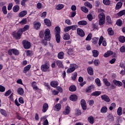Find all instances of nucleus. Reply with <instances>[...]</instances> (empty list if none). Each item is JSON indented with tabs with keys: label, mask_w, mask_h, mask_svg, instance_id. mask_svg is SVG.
Listing matches in <instances>:
<instances>
[{
	"label": "nucleus",
	"mask_w": 125,
	"mask_h": 125,
	"mask_svg": "<svg viewBox=\"0 0 125 125\" xmlns=\"http://www.w3.org/2000/svg\"><path fill=\"white\" fill-rule=\"evenodd\" d=\"M29 25H25L24 27L20 29L18 33L16 32H14L12 34L14 37H15L16 39H20V37L22 34V33L29 30Z\"/></svg>",
	"instance_id": "obj_1"
},
{
	"label": "nucleus",
	"mask_w": 125,
	"mask_h": 125,
	"mask_svg": "<svg viewBox=\"0 0 125 125\" xmlns=\"http://www.w3.org/2000/svg\"><path fill=\"white\" fill-rule=\"evenodd\" d=\"M98 12L100 13V14L99 15V24L100 25H103L104 24L105 22V15L104 13V10L102 9H99Z\"/></svg>",
	"instance_id": "obj_2"
},
{
	"label": "nucleus",
	"mask_w": 125,
	"mask_h": 125,
	"mask_svg": "<svg viewBox=\"0 0 125 125\" xmlns=\"http://www.w3.org/2000/svg\"><path fill=\"white\" fill-rule=\"evenodd\" d=\"M44 39L47 41L51 39L50 30L49 29L47 28L44 31Z\"/></svg>",
	"instance_id": "obj_3"
},
{
	"label": "nucleus",
	"mask_w": 125,
	"mask_h": 125,
	"mask_svg": "<svg viewBox=\"0 0 125 125\" xmlns=\"http://www.w3.org/2000/svg\"><path fill=\"white\" fill-rule=\"evenodd\" d=\"M77 67V65L75 63H71L70 67L67 70V73L70 74L73 72Z\"/></svg>",
	"instance_id": "obj_4"
},
{
	"label": "nucleus",
	"mask_w": 125,
	"mask_h": 125,
	"mask_svg": "<svg viewBox=\"0 0 125 125\" xmlns=\"http://www.w3.org/2000/svg\"><path fill=\"white\" fill-rule=\"evenodd\" d=\"M77 28V25H72L70 26H66L64 28V32H68L71 30L74 31V30H76Z\"/></svg>",
	"instance_id": "obj_5"
},
{
	"label": "nucleus",
	"mask_w": 125,
	"mask_h": 125,
	"mask_svg": "<svg viewBox=\"0 0 125 125\" xmlns=\"http://www.w3.org/2000/svg\"><path fill=\"white\" fill-rule=\"evenodd\" d=\"M50 65L48 63H45L42 65L41 69L44 72H49L50 71Z\"/></svg>",
	"instance_id": "obj_6"
},
{
	"label": "nucleus",
	"mask_w": 125,
	"mask_h": 125,
	"mask_svg": "<svg viewBox=\"0 0 125 125\" xmlns=\"http://www.w3.org/2000/svg\"><path fill=\"white\" fill-rule=\"evenodd\" d=\"M22 44L25 49H28L31 47V44L30 42H29L27 41L24 40L22 42Z\"/></svg>",
	"instance_id": "obj_7"
},
{
	"label": "nucleus",
	"mask_w": 125,
	"mask_h": 125,
	"mask_svg": "<svg viewBox=\"0 0 125 125\" xmlns=\"http://www.w3.org/2000/svg\"><path fill=\"white\" fill-rule=\"evenodd\" d=\"M103 40H104V37L101 36L100 37V39H99V45L101 46L103 42V45L104 46H106L107 45L106 42L105 41H103Z\"/></svg>",
	"instance_id": "obj_8"
},
{
	"label": "nucleus",
	"mask_w": 125,
	"mask_h": 125,
	"mask_svg": "<svg viewBox=\"0 0 125 125\" xmlns=\"http://www.w3.org/2000/svg\"><path fill=\"white\" fill-rule=\"evenodd\" d=\"M77 33H78V35H79L81 37H83L85 36V33L84 31L82 29L80 28H78L77 29Z\"/></svg>",
	"instance_id": "obj_9"
},
{
	"label": "nucleus",
	"mask_w": 125,
	"mask_h": 125,
	"mask_svg": "<svg viewBox=\"0 0 125 125\" xmlns=\"http://www.w3.org/2000/svg\"><path fill=\"white\" fill-rule=\"evenodd\" d=\"M34 28L36 30H39L41 26V23L40 22L35 21L33 23Z\"/></svg>",
	"instance_id": "obj_10"
},
{
	"label": "nucleus",
	"mask_w": 125,
	"mask_h": 125,
	"mask_svg": "<svg viewBox=\"0 0 125 125\" xmlns=\"http://www.w3.org/2000/svg\"><path fill=\"white\" fill-rule=\"evenodd\" d=\"M113 83L115 85H116L118 87H121L123 85V83L122 82L117 81L116 80H114L113 81Z\"/></svg>",
	"instance_id": "obj_11"
},
{
	"label": "nucleus",
	"mask_w": 125,
	"mask_h": 125,
	"mask_svg": "<svg viewBox=\"0 0 125 125\" xmlns=\"http://www.w3.org/2000/svg\"><path fill=\"white\" fill-rule=\"evenodd\" d=\"M27 14V11L26 10H23L19 13L18 16L19 18H21L24 17L25 16H26Z\"/></svg>",
	"instance_id": "obj_12"
},
{
	"label": "nucleus",
	"mask_w": 125,
	"mask_h": 125,
	"mask_svg": "<svg viewBox=\"0 0 125 125\" xmlns=\"http://www.w3.org/2000/svg\"><path fill=\"white\" fill-rule=\"evenodd\" d=\"M61 108L62 106L61 104H57L54 106L53 109L54 111H59L61 110Z\"/></svg>",
	"instance_id": "obj_13"
},
{
	"label": "nucleus",
	"mask_w": 125,
	"mask_h": 125,
	"mask_svg": "<svg viewBox=\"0 0 125 125\" xmlns=\"http://www.w3.org/2000/svg\"><path fill=\"white\" fill-rule=\"evenodd\" d=\"M71 111L70 107L67 106H66L65 110L63 111V114L65 115H68Z\"/></svg>",
	"instance_id": "obj_14"
},
{
	"label": "nucleus",
	"mask_w": 125,
	"mask_h": 125,
	"mask_svg": "<svg viewBox=\"0 0 125 125\" xmlns=\"http://www.w3.org/2000/svg\"><path fill=\"white\" fill-rule=\"evenodd\" d=\"M101 98L103 100H104L106 102H110V99H109V97L106 96V95H103L101 96Z\"/></svg>",
	"instance_id": "obj_15"
},
{
	"label": "nucleus",
	"mask_w": 125,
	"mask_h": 125,
	"mask_svg": "<svg viewBox=\"0 0 125 125\" xmlns=\"http://www.w3.org/2000/svg\"><path fill=\"white\" fill-rule=\"evenodd\" d=\"M81 105L83 110H86L87 108L86 104L84 100H82L81 102Z\"/></svg>",
	"instance_id": "obj_16"
},
{
	"label": "nucleus",
	"mask_w": 125,
	"mask_h": 125,
	"mask_svg": "<svg viewBox=\"0 0 125 125\" xmlns=\"http://www.w3.org/2000/svg\"><path fill=\"white\" fill-rule=\"evenodd\" d=\"M44 23L48 27H51L52 26V23L50 20L48 19H45L44 20Z\"/></svg>",
	"instance_id": "obj_17"
},
{
	"label": "nucleus",
	"mask_w": 125,
	"mask_h": 125,
	"mask_svg": "<svg viewBox=\"0 0 125 125\" xmlns=\"http://www.w3.org/2000/svg\"><path fill=\"white\" fill-rule=\"evenodd\" d=\"M113 52L112 51H108L107 52L104 54V57L107 58L113 54Z\"/></svg>",
	"instance_id": "obj_18"
},
{
	"label": "nucleus",
	"mask_w": 125,
	"mask_h": 125,
	"mask_svg": "<svg viewBox=\"0 0 125 125\" xmlns=\"http://www.w3.org/2000/svg\"><path fill=\"white\" fill-rule=\"evenodd\" d=\"M69 98L71 101L75 102L77 100L78 97L76 95H71Z\"/></svg>",
	"instance_id": "obj_19"
},
{
	"label": "nucleus",
	"mask_w": 125,
	"mask_h": 125,
	"mask_svg": "<svg viewBox=\"0 0 125 125\" xmlns=\"http://www.w3.org/2000/svg\"><path fill=\"white\" fill-rule=\"evenodd\" d=\"M31 64H28L27 65H26L23 69V73H26L27 71H28L30 68H31Z\"/></svg>",
	"instance_id": "obj_20"
},
{
	"label": "nucleus",
	"mask_w": 125,
	"mask_h": 125,
	"mask_svg": "<svg viewBox=\"0 0 125 125\" xmlns=\"http://www.w3.org/2000/svg\"><path fill=\"white\" fill-rule=\"evenodd\" d=\"M50 85L52 87L56 88L58 85V83L57 81H53L51 82Z\"/></svg>",
	"instance_id": "obj_21"
},
{
	"label": "nucleus",
	"mask_w": 125,
	"mask_h": 125,
	"mask_svg": "<svg viewBox=\"0 0 125 125\" xmlns=\"http://www.w3.org/2000/svg\"><path fill=\"white\" fill-rule=\"evenodd\" d=\"M78 24L79 25L85 26L87 24V22L86 21L83 20L79 21Z\"/></svg>",
	"instance_id": "obj_22"
},
{
	"label": "nucleus",
	"mask_w": 125,
	"mask_h": 125,
	"mask_svg": "<svg viewBox=\"0 0 125 125\" xmlns=\"http://www.w3.org/2000/svg\"><path fill=\"white\" fill-rule=\"evenodd\" d=\"M48 109V104H44L42 107V112L45 113Z\"/></svg>",
	"instance_id": "obj_23"
},
{
	"label": "nucleus",
	"mask_w": 125,
	"mask_h": 125,
	"mask_svg": "<svg viewBox=\"0 0 125 125\" xmlns=\"http://www.w3.org/2000/svg\"><path fill=\"white\" fill-rule=\"evenodd\" d=\"M103 82L106 86H110L111 85L110 83L106 78L103 79Z\"/></svg>",
	"instance_id": "obj_24"
},
{
	"label": "nucleus",
	"mask_w": 125,
	"mask_h": 125,
	"mask_svg": "<svg viewBox=\"0 0 125 125\" xmlns=\"http://www.w3.org/2000/svg\"><path fill=\"white\" fill-rule=\"evenodd\" d=\"M63 39L64 40H65V41L69 40L70 39V36L68 33H66L65 34H64Z\"/></svg>",
	"instance_id": "obj_25"
},
{
	"label": "nucleus",
	"mask_w": 125,
	"mask_h": 125,
	"mask_svg": "<svg viewBox=\"0 0 125 125\" xmlns=\"http://www.w3.org/2000/svg\"><path fill=\"white\" fill-rule=\"evenodd\" d=\"M20 10V7L19 5H16L13 7V11L14 13H17Z\"/></svg>",
	"instance_id": "obj_26"
},
{
	"label": "nucleus",
	"mask_w": 125,
	"mask_h": 125,
	"mask_svg": "<svg viewBox=\"0 0 125 125\" xmlns=\"http://www.w3.org/2000/svg\"><path fill=\"white\" fill-rule=\"evenodd\" d=\"M64 7V5L62 4H59L56 5L55 9L57 10H61Z\"/></svg>",
	"instance_id": "obj_27"
},
{
	"label": "nucleus",
	"mask_w": 125,
	"mask_h": 125,
	"mask_svg": "<svg viewBox=\"0 0 125 125\" xmlns=\"http://www.w3.org/2000/svg\"><path fill=\"white\" fill-rule=\"evenodd\" d=\"M87 71L88 74L91 76H92L94 74L93 69L91 67H88Z\"/></svg>",
	"instance_id": "obj_28"
},
{
	"label": "nucleus",
	"mask_w": 125,
	"mask_h": 125,
	"mask_svg": "<svg viewBox=\"0 0 125 125\" xmlns=\"http://www.w3.org/2000/svg\"><path fill=\"white\" fill-rule=\"evenodd\" d=\"M107 31H108V33L109 34V36H113L114 34V31L113 30L112 28H109L107 30Z\"/></svg>",
	"instance_id": "obj_29"
},
{
	"label": "nucleus",
	"mask_w": 125,
	"mask_h": 125,
	"mask_svg": "<svg viewBox=\"0 0 125 125\" xmlns=\"http://www.w3.org/2000/svg\"><path fill=\"white\" fill-rule=\"evenodd\" d=\"M108 108L106 106H103L101 109V112L102 113H105L107 112Z\"/></svg>",
	"instance_id": "obj_30"
},
{
	"label": "nucleus",
	"mask_w": 125,
	"mask_h": 125,
	"mask_svg": "<svg viewBox=\"0 0 125 125\" xmlns=\"http://www.w3.org/2000/svg\"><path fill=\"white\" fill-rule=\"evenodd\" d=\"M123 5V3L121 2H119L117 3L116 4V10H119L120 9H121Z\"/></svg>",
	"instance_id": "obj_31"
},
{
	"label": "nucleus",
	"mask_w": 125,
	"mask_h": 125,
	"mask_svg": "<svg viewBox=\"0 0 125 125\" xmlns=\"http://www.w3.org/2000/svg\"><path fill=\"white\" fill-rule=\"evenodd\" d=\"M56 40L58 43L61 42V36L59 34H56Z\"/></svg>",
	"instance_id": "obj_32"
},
{
	"label": "nucleus",
	"mask_w": 125,
	"mask_h": 125,
	"mask_svg": "<svg viewBox=\"0 0 125 125\" xmlns=\"http://www.w3.org/2000/svg\"><path fill=\"white\" fill-rule=\"evenodd\" d=\"M17 92L19 95H22L24 93V90L22 89V88L20 87L18 89Z\"/></svg>",
	"instance_id": "obj_33"
},
{
	"label": "nucleus",
	"mask_w": 125,
	"mask_h": 125,
	"mask_svg": "<svg viewBox=\"0 0 125 125\" xmlns=\"http://www.w3.org/2000/svg\"><path fill=\"white\" fill-rule=\"evenodd\" d=\"M64 54L63 52L62 51L58 53V57L59 59H62L64 57Z\"/></svg>",
	"instance_id": "obj_34"
},
{
	"label": "nucleus",
	"mask_w": 125,
	"mask_h": 125,
	"mask_svg": "<svg viewBox=\"0 0 125 125\" xmlns=\"http://www.w3.org/2000/svg\"><path fill=\"white\" fill-rule=\"evenodd\" d=\"M93 56L94 57H97L99 56V51L97 50H93L92 51Z\"/></svg>",
	"instance_id": "obj_35"
},
{
	"label": "nucleus",
	"mask_w": 125,
	"mask_h": 125,
	"mask_svg": "<svg viewBox=\"0 0 125 125\" xmlns=\"http://www.w3.org/2000/svg\"><path fill=\"white\" fill-rule=\"evenodd\" d=\"M27 19L26 18H23L22 20H21L20 22L19 23L21 25H24L26 24L27 23Z\"/></svg>",
	"instance_id": "obj_36"
},
{
	"label": "nucleus",
	"mask_w": 125,
	"mask_h": 125,
	"mask_svg": "<svg viewBox=\"0 0 125 125\" xmlns=\"http://www.w3.org/2000/svg\"><path fill=\"white\" fill-rule=\"evenodd\" d=\"M84 5L86 7L89 8L90 9L92 8V5L88 1H86L84 3Z\"/></svg>",
	"instance_id": "obj_37"
},
{
	"label": "nucleus",
	"mask_w": 125,
	"mask_h": 125,
	"mask_svg": "<svg viewBox=\"0 0 125 125\" xmlns=\"http://www.w3.org/2000/svg\"><path fill=\"white\" fill-rule=\"evenodd\" d=\"M69 91L71 92H74L77 90V88L76 87V86H75L74 85H72L71 86H70L69 87Z\"/></svg>",
	"instance_id": "obj_38"
},
{
	"label": "nucleus",
	"mask_w": 125,
	"mask_h": 125,
	"mask_svg": "<svg viewBox=\"0 0 125 125\" xmlns=\"http://www.w3.org/2000/svg\"><path fill=\"white\" fill-rule=\"evenodd\" d=\"M41 121H44L43 125H48V122L46 117H42Z\"/></svg>",
	"instance_id": "obj_39"
},
{
	"label": "nucleus",
	"mask_w": 125,
	"mask_h": 125,
	"mask_svg": "<svg viewBox=\"0 0 125 125\" xmlns=\"http://www.w3.org/2000/svg\"><path fill=\"white\" fill-rule=\"evenodd\" d=\"M32 86L34 90H38V88L37 86V83H36V82H32Z\"/></svg>",
	"instance_id": "obj_40"
},
{
	"label": "nucleus",
	"mask_w": 125,
	"mask_h": 125,
	"mask_svg": "<svg viewBox=\"0 0 125 125\" xmlns=\"http://www.w3.org/2000/svg\"><path fill=\"white\" fill-rule=\"evenodd\" d=\"M124 15H125V10H121L117 13V16L119 17H122Z\"/></svg>",
	"instance_id": "obj_41"
},
{
	"label": "nucleus",
	"mask_w": 125,
	"mask_h": 125,
	"mask_svg": "<svg viewBox=\"0 0 125 125\" xmlns=\"http://www.w3.org/2000/svg\"><path fill=\"white\" fill-rule=\"evenodd\" d=\"M94 87V86L93 85H91L89 87H88L86 90V92L89 93L91 91V90L93 89Z\"/></svg>",
	"instance_id": "obj_42"
},
{
	"label": "nucleus",
	"mask_w": 125,
	"mask_h": 125,
	"mask_svg": "<svg viewBox=\"0 0 125 125\" xmlns=\"http://www.w3.org/2000/svg\"><path fill=\"white\" fill-rule=\"evenodd\" d=\"M88 122L91 124H93L94 123V118L93 117V116H89L88 118Z\"/></svg>",
	"instance_id": "obj_43"
},
{
	"label": "nucleus",
	"mask_w": 125,
	"mask_h": 125,
	"mask_svg": "<svg viewBox=\"0 0 125 125\" xmlns=\"http://www.w3.org/2000/svg\"><path fill=\"white\" fill-rule=\"evenodd\" d=\"M81 10L85 13H87L89 11L88 9L85 6H82Z\"/></svg>",
	"instance_id": "obj_44"
},
{
	"label": "nucleus",
	"mask_w": 125,
	"mask_h": 125,
	"mask_svg": "<svg viewBox=\"0 0 125 125\" xmlns=\"http://www.w3.org/2000/svg\"><path fill=\"white\" fill-rule=\"evenodd\" d=\"M101 92H100V91H96V92H94L92 94V96H99L100 95H101Z\"/></svg>",
	"instance_id": "obj_45"
},
{
	"label": "nucleus",
	"mask_w": 125,
	"mask_h": 125,
	"mask_svg": "<svg viewBox=\"0 0 125 125\" xmlns=\"http://www.w3.org/2000/svg\"><path fill=\"white\" fill-rule=\"evenodd\" d=\"M57 62V65L59 67H62L63 66L62 64V62L60 60H58L56 62Z\"/></svg>",
	"instance_id": "obj_46"
},
{
	"label": "nucleus",
	"mask_w": 125,
	"mask_h": 125,
	"mask_svg": "<svg viewBox=\"0 0 125 125\" xmlns=\"http://www.w3.org/2000/svg\"><path fill=\"white\" fill-rule=\"evenodd\" d=\"M117 114L119 116H121L123 114L122 112V108L120 107L119 108L117 109Z\"/></svg>",
	"instance_id": "obj_47"
},
{
	"label": "nucleus",
	"mask_w": 125,
	"mask_h": 125,
	"mask_svg": "<svg viewBox=\"0 0 125 125\" xmlns=\"http://www.w3.org/2000/svg\"><path fill=\"white\" fill-rule=\"evenodd\" d=\"M98 40H99V38H98V37H94L92 39V42H93V43L94 44H97Z\"/></svg>",
	"instance_id": "obj_48"
},
{
	"label": "nucleus",
	"mask_w": 125,
	"mask_h": 125,
	"mask_svg": "<svg viewBox=\"0 0 125 125\" xmlns=\"http://www.w3.org/2000/svg\"><path fill=\"white\" fill-rule=\"evenodd\" d=\"M95 83H96V84L98 85V86L100 87L101 86V81L99 78H97L95 80Z\"/></svg>",
	"instance_id": "obj_49"
},
{
	"label": "nucleus",
	"mask_w": 125,
	"mask_h": 125,
	"mask_svg": "<svg viewBox=\"0 0 125 125\" xmlns=\"http://www.w3.org/2000/svg\"><path fill=\"white\" fill-rule=\"evenodd\" d=\"M116 107V104H115V103H113L112 104H111L110 107H109V109L110 110H112L113 109H115Z\"/></svg>",
	"instance_id": "obj_50"
},
{
	"label": "nucleus",
	"mask_w": 125,
	"mask_h": 125,
	"mask_svg": "<svg viewBox=\"0 0 125 125\" xmlns=\"http://www.w3.org/2000/svg\"><path fill=\"white\" fill-rule=\"evenodd\" d=\"M77 75H78V74H77V72L73 73V74H72V80L75 81L76 80V78L77 77Z\"/></svg>",
	"instance_id": "obj_51"
},
{
	"label": "nucleus",
	"mask_w": 125,
	"mask_h": 125,
	"mask_svg": "<svg viewBox=\"0 0 125 125\" xmlns=\"http://www.w3.org/2000/svg\"><path fill=\"white\" fill-rule=\"evenodd\" d=\"M120 42L124 43L125 42V37L120 36L119 39Z\"/></svg>",
	"instance_id": "obj_52"
},
{
	"label": "nucleus",
	"mask_w": 125,
	"mask_h": 125,
	"mask_svg": "<svg viewBox=\"0 0 125 125\" xmlns=\"http://www.w3.org/2000/svg\"><path fill=\"white\" fill-rule=\"evenodd\" d=\"M103 3L105 5H109L110 3V0H103Z\"/></svg>",
	"instance_id": "obj_53"
},
{
	"label": "nucleus",
	"mask_w": 125,
	"mask_h": 125,
	"mask_svg": "<svg viewBox=\"0 0 125 125\" xmlns=\"http://www.w3.org/2000/svg\"><path fill=\"white\" fill-rule=\"evenodd\" d=\"M29 0H22L21 2V4L22 6L25 7L26 6V2H27Z\"/></svg>",
	"instance_id": "obj_54"
},
{
	"label": "nucleus",
	"mask_w": 125,
	"mask_h": 125,
	"mask_svg": "<svg viewBox=\"0 0 125 125\" xmlns=\"http://www.w3.org/2000/svg\"><path fill=\"white\" fill-rule=\"evenodd\" d=\"M0 113L2 115H4V116H7L6 111H5V110H4V109H0Z\"/></svg>",
	"instance_id": "obj_55"
},
{
	"label": "nucleus",
	"mask_w": 125,
	"mask_h": 125,
	"mask_svg": "<svg viewBox=\"0 0 125 125\" xmlns=\"http://www.w3.org/2000/svg\"><path fill=\"white\" fill-rule=\"evenodd\" d=\"M65 22L66 24H67L68 25H71L72 23L71 21L69 19H66L65 21Z\"/></svg>",
	"instance_id": "obj_56"
},
{
	"label": "nucleus",
	"mask_w": 125,
	"mask_h": 125,
	"mask_svg": "<svg viewBox=\"0 0 125 125\" xmlns=\"http://www.w3.org/2000/svg\"><path fill=\"white\" fill-rule=\"evenodd\" d=\"M116 24L119 26H121L122 24V20L121 19L118 20L117 22H116Z\"/></svg>",
	"instance_id": "obj_57"
},
{
	"label": "nucleus",
	"mask_w": 125,
	"mask_h": 125,
	"mask_svg": "<svg viewBox=\"0 0 125 125\" xmlns=\"http://www.w3.org/2000/svg\"><path fill=\"white\" fill-rule=\"evenodd\" d=\"M47 15V12H42L41 15L40 16L42 18L44 19Z\"/></svg>",
	"instance_id": "obj_58"
},
{
	"label": "nucleus",
	"mask_w": 125,
	"mask_h": 125,
	"mask_svg": "<svg viewBox=\"0 0 125 125\" xmlns=\"http://www.w3.org/2000/svg\"><path fill=\"white\" fill-rule=\"evenodd\" d=\"M2 12L4 13V14L6 15L7 14V11L6 6H3L2 7Z\"/></svg>",
	"instance_id": "obj_59"
},
{
	"label": "nucleus",
	"mask_w": 125,
	"mask_h": 125,
	"mask_svg": "<svg viewBox=\"0 0 125 125\" xmlns=\"http://www.w3.org/2000/svg\"><path fill=\"white\" fill-rule=\"evenodd\" d=\"M92 36V35L91 33L88 34V36H87V38H86V41H90L91 40Z\"/></svg>",
	"instance_id": "obj_60"
},
{
	"label": "nucleus",
	"mask_w": 125,
	"mask_h": 125,
	"mask_svg": "<svg viewBox=\"0 0 125 125\" xmlns=\"http://www.w3.org/2000/svg\"><path fill=\"white\" fill-rule=\"evenodd\" d=\"M75 114L77 116H79L81 115L82 114V111L80 109H76L75 110Z\"/></svg>",
	"instance_id": "obj_61"
},
{
	"label": "nucleus",
	"mask_w": 125,
	"mask_h": 125,
	"mask_svg": "<svg viewBox=\"0 0 125 125\" xmlns=\"http://www.w3.org/2000/svg\"><path fill=\"white\" fill-rule=\"evenodd\" d=\"M94 63L96 66H98L100 64V61L98 59L95 60Z\"/></svg>",
	"instance_id": "obj_62"
},
{
	"label": "nucleus",
	"mask_w": 125,
	"mask_h": 125,
	"mask_svg": "<svg viewBox=\"0 0 125 125\" xmlns=\"http://www.w3.org/2000/svg\"><path fill=\"white\" fill-rule=\"evenodd\" d=\"M13 54L15 55H18L19 54V51L17 49L13 48Z\"/></svg>",
	"instance_id": "obj_63"
},
{
	"label": "nucleus",
	"mask_w": 125,
	"mask_h": 125,
	"mask_svg": "<svg viewBox=\"0 0 125 125\" xmlns=\"http://www.w3.org/2000/svg\"><path fill=\"white\" fill-rule=\"evenodd\" d=\"M120 51L122 53H125V46H122L120 48Z\"/></svg>",
	"instance_id": "obj_64"
}]
</instances>
